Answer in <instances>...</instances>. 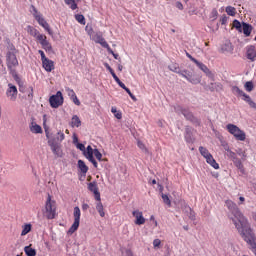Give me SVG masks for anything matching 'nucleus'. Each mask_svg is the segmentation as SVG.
<instances>
[{
	"label": "nucleus",
	"mask_w": 256,
	"mask_h": 256,
	"mask_svg": "<svg viewBox=\"0 0 256 256\" xmlns=\"http://www.w3.org/2000/svg\"><path fill=\"white\" fill-rule=\"evenodd\" d=\"M210 91H223V84L219 82L209 84Z\"/></svg>",
	"instance_id": "5701e85b"
},
{
	"label": "nucleus",
	"mask_w": 256,
	"mask_h": 256,
	"mask_svg": "<svg viewBox=\"0 0 256 256\" xmlns=\"http://www.w3.org/2000/svg\"><path fill=\"white\" fill-rule=\"evenodd\" d=\"M72 127H81V119H79V116L74 115L72 117Z\"/></svg>",
	"instance_id": "72a5a7b5"
},
{
	"label": "nucleus",
	"mask_w": 256,
	"mask_h": 256,
	"mask_svg": "<svg viewBox=\"0 0 256 256\" xmlns=\"http://www.w3.org/2000/svg\"><path fill=\"white\" fill-rule=\"evenodd\" d=\"M73 217L74 222L68 230V233L71 235H73V233L79 229V223L81 221V209H79V206L74 207Z\"/></svg>",
	"instance_id": "0eeeda50"
},
{
	"label": "nucleus",
	"mask_w": 256,
	"mask_h": 256,
	"mask_svg": "<svg viewBox=\"0 0 256 256\" xmlns=\"http://www.w3.org/2000/svg\"><path fill=\"white\" fill-rule=\"evenodd\" d=\"M24 252L27 256L37 255V250H35V248H33L31 244L24 247Z\"/></svg>",
	"instance_id": "b1692460"
},
{
	"label": "nucleus",
	"mask_w": 256,
	"mask_h": 256,
	"mask_svg": "<svg viewBox=\"0 0 256 256\" xmlns=\"http://www.w3.org/2000/svg\"><path fill=\"white\" fill-rule=\"evenodd\" d=\"M42 65L45 71H47L48 73H51L55 69L53 61L49 60V58H47L46 60H43Z\"/></svg>",
	"instance_id": "a211bd4d"
},
{
	"label": "nucleus",
	"mask_w": 256,
	"mask_h": 256,
	"mask_svg": "<svg viewBox=\"0 0 256 256\" xmlns=\"http://www.w3.org/2000/svg\"><path fill=\"white\" fill-rule=\"evenodd\" d=\"M45 209L47 219H55V215H57V204L55 200H51V195H48Z\"/></svg>",
	"instance_id": "39448f33"
},
{
	"label": "nucleus",
	"mask_w": 256,
	"mask_h": 256,
	"mask_svg": "<svg viewBox=\"0 0 256 256\" xmlns=\"http://www.w3.org/2000/svg\"><path fill=\"white\" fill-rule=\"evenodd\" d=\"M88 189L94 193L96 201H101V193H99V187H97V182H90L88 184Z\"/></svg>",
	"instance_id": "f8f14e48"
},
{
	"label": "nucleus",
	"mask_w": 256,
	"mask_h": 256,
	"mask_svg": "<svg viewBox=\"0 0 256 256\" xmlns=\"http://www.w3.org/2000/svg\"><path fill=\"white\" fill-rule=\"evenodd\" d=\"M243 97V101H246V103H249L251 101V97L247 95L245 92L240 96Z\"/></svg>",
	"instance_id": "6e6d98bb"
},
{
	"label": "nucleus",
	"mask_w": 256,
	"mask_h": 256,
	"mask_svg": "<svg viewBox=\"0 0 256 256\" xmlns=\"http://www.w3.org/2000/svg\"><path fill=\"white\" fill-rule=\"evenodd\" d=\"M37 41H39L40 45L44 44L47 41V36L43 35V34H39L36 37Z\"/></svg>",
	"instance_id": "37998d69"
},
{
	"label": "nucleus",
	"mask_w": 256,
	"mask_h": 256,
	"mask_svg": "<svg viewBox=\"0 0 256 256\" xmlns=\"http://www.w3.org/2000/svg\"><path fill=\"white\" fill-rule=\"evenodd\" d=\"M76 147H77V149H79L80 151H83V153H84V151H85V145L84 144L78 143L76 145Z\"/></svg>",
	"instance_id": "e2e57ef3"
},
{
	"label": "nucleus",
	"mask_w": 256,
	"mask_h": 256,
	"mask_svg": "<svg viewBox=\"0 0 256 256\" xmlns=\"http://www.w3.org/2000/svg\"><path fill=\"white\" fill-rule=\"evenodd\" d=\"M96 43H99L102 47H104V49H108L110 47L107 41H105V38L99 34L96 35Z\"/></svg>",
	"instance_id": "412c9836"
},
{
	"label": "nucleus",
	"mask_w": 256,
	"mask_h": 256,
	"mask_svg": "<svg viewBox=\"0 0 256 256\" xmlns=\"http://www.w3.org/2000/svg\"><path fill=\"white\" fill-rule=\"evenodd\" d=\"M68 95L70 97V99H73L74 97H76L77 95L75 94V91L68 89Z\"/></svg>",
	"instance_id": "680f3d73"
},
{
	"label": "nucleus",
	"mask_w": 256,
	"mask_h": 256,
	"mask_svg": "<svg viewBox=\"0 0 256 256\" xmlns=\"http://www.w3.org/2000/svg\"><path fill=\"white\" fill-rule=\"evenodd\" d=\"M170 71H173V73H178V75H181V70L179 69V66L173 64L169 66Z\"/></svg>",
	"instance_id": "de8ad7c7"
},
{
	"label": "nucleus",
	"mask_w": 256,
	"mask_h": 256,
	"mask_svg": "<svg viewBox=\"0 0 256 256\" xmlns=\"http://www.w3.org/2000/svg\"><path fill=\"white\" fill-rule=\"evenodd\" d=\"M248 105H249L250 107H252V109H256V103H255L253 100H250V101L248 102Z\"/></svg>",
	"instance_id": "774afa93"
},
{
	"label": "nucleus",
	"mask_w": 256,
	"mask_h": 256,
	"mask_svg": "<svg viewBox=\"0 0 256 256\" xmlns=\"http://www.w3.org/2000/svg\"><path fill=\"white\" fill-rule=\"evenodd\" d=\"M27 31H28V33H29L32 37H35V39H36V37L40 34V33L38 32V30L35 29L33 26H28V27H27Z\"/></svg>",
	"instance_id": "473e14b6"
},
{
	"label": "nucleus",
	"mask_w": 256,
	"mask_h": 256,
	"mask_svg": "<svg viewBox=\"0 0 256 256\" xmlns=\"http://www.w3.org/2000/svg\"><path fill=\"white\" fill-rule=\"evenodd\" d=\"M206 162L211 165V167H213L214 169H219V164L217 163V161H215V158H213V155L210 156Z\"/></svg>",
	"instance_id": "c756f323"
},
{
	"label": "nucleus",
	"mask_w": 256,
	"mask_h": 256,
	"mask_svg": "<svg viewBox=\"0 0 256 256\" xmlns=\"http://www.w3.org/2000/svg\"><path fill=\"white\" fill-rule=\"evenodd\" d=\"M117 83H118L119 87H121V89H124V91H126L127 86H125V84L123 82H121V80L118 81Z\"/></svg>",
	"instance_id": "338daca9"
},
{
	"label": "nucleus",
	"mask_w": 256,
	"mask_h": 256,
	"mask_svg": "<svg viewBox=\"0 0 256 256\" xmlns=\"http://www.w3.org/2000/svg\"><path fill=\"white\" fill-rule=\"evenodd\" d=\"M17 86L13 85L12 83L8 84V89L6 90V96L9 97L10 101L17 100Z\"/></svg>",
	"instance_id": "9b49d317"
},
{
	"label": "nucleus",
	"mask_w": 256,
	"mask_h": 256,
	"mask_svg": "<svg viewBox=\"0 0 256 256\" xmlns=\"http://www.w3.org/2000/svg\"><path fill=\"white\" fill-rule=\"evenodd\" d=\"M227 157H229V159L234 161V159H237V154H235V152L230 150V151L227 152Z\"/></svg>",
	"instance_id": "864d4df0"
},
{
	"label": "nucleus",
	"mask_w": 256,
	"mask_h": 256,
	"mask_svg": "<svg viewBox=\"0 0 256 256\" xmlns=\"http://www.w3.org/2000/svg\"><path fill=\"white\" fill-rule=\"evenodd\" d=\"M16 83H18V85H19L20 93H25L26 92V88L23 86V82H21V78H19V81H16Z\"/></svg>",
	"instance_id": "603ef678"
},
{
	"label": "nucleus",
	"mask_w": 256,
	"mask_h": 256,
	"mask_svg": "<svg viewBox=\"0 0 256 256\" xmlns=\"http://www.w3.org/2000/svg\"><path fill=\"white\" fill-rule=\"evenodd\" d=\"M71 100H72L73 103L76 104L77 106L81 105V101H79V98H77V96H74L73 98H71Z\"/></svg>",
	"instance_id": "052dcab7"
},
{
	"label": "nucleus",
	"mask_w": 256,
	"mask_h": 256,
	"mask_svg": "<svg viewBox=\"0 0 256 256\" xmlns=\"http://www.w3.org/2000/svg\"><path fill=\"white\" fill-rule=\"evenodd\" d=\"M226 207L230 211L232 216H229L235 228L237 229L239 235L241 233H245L248 229H251V224H249V220L241 213L237 204L231 200H226Z\"/></svg>",
	"instance_id": "f257e3e1"
},
{
	"label": "nucleus",
	"mask_w": 256,
	"mask_h": 256,
	"mask_svg": "<svg viewBox=\"0 0 256 256\" xmlns=\"http://www.w3.org/2000/svg\"><path fill=\"white\" fill-rule=\"evenodd\" d=\"M232 161H233L235 167H237V169H239L240 171H243V163L241 162V159L236 158Z\"/></svg>",
	"instance_id": "e433bc0d"
},
{
	"label": "nucleus",
	"mask_w": 256,
	"mask_h": 256,
	"mask_svg": "<svg viewBox=\"0 0 256 256\" xmlns=\"http://www.w3.org/2000/svg\"><path fill=\"white\" fill-rule=\"evenodd\" d=\"M233 27H235V29L239 32V33H243V24H241V22L237 19H235L233 21Z\"/></svg>",
	"instance_id": "7c9ffc66"
},
{
	"label": "nucleus",
	"mask_w": 256,
	"mask_h": 256,
	"mask_svg": "<svg viewBox=\"0 0 256 256\" xmlns=\"http://www.w3.org/2000/svg\"><path fill=\"white\" fill-rule=\"evenodd\" d=\"M244 89H246V91H248V93H251V91H253V89H255V86L253 85L252 81H248L244 84Z\"/></svg>",
	"instance_id": "c9c22d12"
},
{
	"label": "nucleus",
	"mask_w": 256,
	"mask_h": 256,
	"mask_svg": "<svg viewBox=\"0 0 256 256\" xmlns=\"http://www.w3.org/2000/svg\"><path fill=\"white\" fill-rule=\"evenodd\" d=\"M138 147H139V149L144 151V153H149V150L147 149V147H145V144L143 142L138 141Z\"/></svg>",
	"instance_id": "3c124183"
},
{
	"label": "nucleus",
	"mask_w": 256,
	"mask_h": 256,
	"mask_svg": "<svg viewBox=\"0 0 256 256\" xmlns=\"http://www.w3.org/2000/svg\"><path fill=\"white\" fill-rule=\"evenodd\" d=\"M42 27H43V29H45V31H47L49 33V35H53V31L49 27V23H47V22L44 23Z\"/></svg>",
	"instance_id": "5fc2aeb1"
},
{
	"label": "nucleus",
	"mask_w": 256,
	"mask_h": 256,
	"mask_svg": "<svg viewBox=\"0 0 256 256\" xmlns=\"http://www.w3.org/2000/svg\"><path fill=\"white\" fill-rule=\"evenodd\" d=\"M184 213L187 215V217H189V219H191V221H195V211H193L191 207L185 206Z\"/></svg>",
	"instance_id": "4be33fe9"
},
{
	"label": "nucleus",
	"mask_w": 256,
	"mask_h": 256,
	"mask_svg": "<svg viewBox=\"0 0 256 256\" xmlns=\"http://www.w3.org/2000/svg\"><path fill=\"white\" fill-rule=\"evenodd\" d=\"M6 63L8 70L10 71V75H12L14 81H19V75L17 74V70L15 67L19 66V60H17V56L15 52H8L6 54Z\"/></svg>",
	"instance_id": "f03ea898"
},
{
	"label": "nucleus",
	"mask_w": 256,
	"mask_h": 256,
	"mask_svg": "<svg viewBox=\"0 0 256 256\" xmlns=\"http://www.w3.org/2000/svg\"><path fill=\"white\" fill-rule=\"evenodd\" d=\"M185 141L186 143H193V141H195V138L193 137V128L190 126H186L185 128Z\"/></svg>",
	"instance_id": "2eb2a0df"
},
{
	"label": "nucleus",
	"mask_w": 256,
	"mask_h": 256,
	"mask_svg": "<svg viewBox=\"0 0 256 256\" xmlns=\"http://www.w3.org/2000/svg\"><path fill=\"white\" fill-rule=\"evenodd\" d=\"M48 145H49L52 153L56 157H62L63 152L61 151V144H59L58 142H55V140H48Z\"/></svg>",
	"instance_id": "9d476101"
},
{
	"label": "nucleus",
	"mask_w": 256,
	"mask_h": 256,
	"mask_svg": "<svg viewBox=\"0 0 256 256\" xmlns=\"http://www.w3.org/2000/svg\"><path fill=\"white\" fill-rule=\"evenodd\" d=\"M107 51L108 53H110V55H113L114 59H117L118 61L121 62V58L119 57V54H115V52H113V49H111V47H109Z\"/></svg>",
	"instance_id": "8fccbe9b"
},
{
	"label": "nucleus",
	"mask_w": 256,
	"mask_h": 256,
	"mask_svg": "<svg viewBox=\"0 0 256 256\" xmlns=\"http://www.w3.org/2000/svg\"><path fill=\"white\" fill-rule=\"evenodd\" d=\"M227 131L237 139V141H245L246 135L245 132L240 130L239 127L235 124H228L226 126Z\"/></svg>",
	"instance_id": "423d86ee"
},
{
	"label": "nucleus",
	"mask_w": 256,
	"mask_h": 256,
	"mask_svg": "<svg viewBox=\"0 0 256 256\" xmlns=\"http://www.w3.org/2000/svg\"><path fill=\"white\" fill-rule=\"evenodd\" d=\"M66 5H70V8L72 11H75L77 9V3H75V0H64Z\"/></svg>",
	"instance_id": "ea45409f"
},
{
	"label": "nucleus",
	"mask_w": 256,
	"mask_h": 256,
	"mask_svg": "<svg viewBox=\"0 0 256 256\" xmlns=\"http://www.w3.org/2000/svg\"><path fill=\"white\" fill-rule=\"evenodd\" d=\"M186 57H188V59H190V61H192L193 63H196L198 60L193 58V56H191V54L186 52Z\"/></svg>",
	"instance_id": "69168bd1"
},
{
	"label": "nucleus",
	"mask_w": 256,
	"mask_h": 256,
	"mask_svg": "<svg viewBox=\"0 0 256 256\" xmlns=\"http://www.w3.org/2000/svg\"><path fill=\"white\" fill-rule=\"evenodd\" d=\"M232 93L236 94V95H240V97L243 95V90L239 89V87L237 86H233L232 87Z\"/></svg>",
	"instance_id": "09e8293b"
},
{
	"label": "nucleus",
	"mask_w": 256,
	"mask_h": 256,
	"mask_svg": "<svg viewBox=\"0 0 256 256\" xmlns=\"http://www.w3.org/2000/svg\"><path fill=\"white\" fill-rule=\"evenodd\" d=\"M104 66L106 67V69L109 71V73H114L115 71L113 70V68H111V66L109 65V63H104Z\"/></svg>",
	"instance_id": "0e129e2a"
},
{
	"label": "nucleus",
	"mask_w": 256,
	"mask_h": 256,
	"mask_svg": "<svg viewBox=\"0 0 256 256\" xmlns=\"http://www.w3.org/2000/svg\"><path fill=\"white\" fill-rule=\"evenodd\" d=\"M30 131L31 133H36V134L43 133V129L39 126V124L32 125L30 127Z\"/></svg>",
	"instance_id": "2f4dec72"
},
{
	"label": "nucleus",
	"mask_w": 256,
	"mask_h": 256,
	"mask_svg": "<svg viewBox=\"0 0 256 256\" xmlns=\"http://www.w3.org/2000/svg\"><path fill=\"white\" fill-rule=\"evenodd\" d=\"M32 226L31 224H25L22 226L21 237H25L28 233H31Z\"/></svg>",
	"instance_id": "cd10ccee"
},
{
	"label": "nucleus",
	"mask_w": 256,
	"mask_h": 256,
	"mask_svg": "<svg viewBox=\"0 0 256 256\" xmlns=\"http://www.w3.org/2000/svg\"><path fill=\"white\" fill-rule=\"evenodd\" d=\"M75 19L78 21V23H81V25H85V16L82 14H76Z\"/></svg>",
	"instance_id": "a19ab883"
},
{
	"label": "nucleus",
	"mask_w": 256,
	"mask_h": 256,
	"mask_svg": "<svg viewBox=\"0 0 256 256\" xmlns=\"http://www.w3.org/2000/svg\"><path fill=\"white\" fill-rule=\"evenodd\" d=\"M199 152L204 158H206V160L212 156L211 153H209V150L202 146L199 147Z\"/></svg>",
	"instance_id": "c85d7f7f"
},
{
	"label": "nucleus",
	"mask_w": 256,
	"mask_h": 256,
	"mask_svg": "<svg viewBox=\"0 0 256 256\" xmlns=\"http://www.w3.org/2000/svg\"><path fill=\"white\" fill-rule=\"evenodd\" d=\"M251 31H253V26H251L249 23L242 22V32L246 37L251 35Z\"/></svg>",
	"instance_id": "aec40b11"
},
{
	"label": "nucleus",
	"mask_w": 256,
	"mask_h": 256,
	"mask_svg": "<svg viewBox=\"0 0 256 256\" xmlns=\"http://www.w3.org/2000/svg\"><path fill=\"white\" fill-rule=\"evenodd\" d=\"M162 200L165 205H168V207H171V199H169V196L167 194H162Z\"/></svg>",
	"instance_id": "a18cd8bd"
},
{
	"label": "nucleus",
	"mask_w": 256,
	"mask_h": 256,
	"mask_svg": "<svg viewBox=\"0 0 256 256\" xmlns=\"http://www.w3.org/2000/svg\"><path fill=\"white\" fill-rule=\"evenodd\" d=\"M126 93H128L129 97H131L132 101H137V97H135V95H133V93H131V90L129 88H127Z\"/></svg>",
	"instance_id": "4d7b16f0"
},
{
	"label": "nucleus",
	"mask_w": 256,
	"mask_h": 256,
	"mask_svg": "<svg viewBox=\"0 0 256 256\" xmlns=\"http://www.w3.org/2000/svg\"><path fill=\"white\" fill-rule=\"evenodd\" d=\"M222 51H227V53H231L233 51V45L231 43H226L222 47Z\"/></svg>",
	"instance_id": "79ce46f5"
},
{
	"label": "nucleus",
	"mask_w": 256,
	"mask_h": 256,
	"mask_svg": "<svg viewBox=\"0 0 256 256\" xmlns=\"http://www.w3.org/2000/svg\"><path fill=\"white\" fill-rule=\"evenodd\" d=\"M237 155L242 157V161H245L247 159V153L243 151V149L236 150Z\"/></svg>",
	"instance_id": "49530a36"
},
{
	"label": "nucleus",
	"mask_w": 256,
	"mask_h": 256,
	"mask_svg": "<svg viewBox=\"0 0 256 256\" xmlns=\"http://www.w3.org/2000/svg\"><path fill=\"white\" fill-rule=\"evenodd\" d=\"M83 155L84 157H86V159H88V161H90V163H92L95 169H97L98 167L97 160H95V158L93 157V155H95V151L84 150Z\"/></svg>",
	"instance_id": "4468645a"
},
{
	"label": "nucleus",
	"mask_w": 256,
	"mask_h": 256,
	"mask_svg": "<svg viewBox=\"0 0 256 256\" xmlns=\"http://www.w3.org/2000/svg\"><path fill=\"white\" fill-rule=\"evenodd\" d=\"M42 48L45 49V51H53V47L51 46V43L49 41H45L43 44H41Z\"/></svg>",
	"instance_id": "58836bf2"
},
{
	"label": "nucleus",
	"mask_w": 256,
	"mask_h": 256,
	"mask_svg": "<svg viewBox=\"0 0 256 256\" xmlns=\"http://www.w3.org/2000/svg\"><path fill=\"white\" fill-rule=\"evenodd\" d=\"M195 65H197V67L200 68V70L203 71V73H205V75H207V77H213V73L211 72V70H209L207 65L203 64V62H199V60H198L195 63Z\"/></svg>",
	"instance_id": "f3484780"
},
{
	"label": "nucleus",
	"mask_w": 256,
	"mask_h": 256,
	"mask_svg": "<svg viewBox=\"0 0 256 256\" xmlns=\"http://www.w3.org/2000/svg\"><path fill=\"white\" fill-rule=\"evenodd\" d=\"M226 13L227 15H230V17H235V15L237 14V10L233 6H227Z\"/></svg>",
	"instance_id": "f704fd0d"
},
{
	"label": "nucleus",
	"mask_w": 256,
	"mask_h": 256,
	"mask_svg": "<svg viewBox=\"0 0 256 256\" xmlns=\"http://www.w3.org/2000/svg\"><path fill=\"white\" fill-rule=\"evenodd\" d=\"M78 169H80L81 173L84 175L89 171V167H87V164L83 160H78Z\"/></svg>",
	"instance_id": "393cba45"
},
{
	"label": "nucleus",
	"mask_w": 256,
	"mask_h": 256,
	"mask_svg": "<svg viewBox=\"0 0 256 256\" xmlns=\"http://www.w3.org/2000/svg\"><path fill=\"white\" fill-rule=\"evenodd\" d=\"M133 217H135V225H145V217H143V212L139 210H134L132 212Z\"/></svg>",
	"instance_id": "ddd939ff"
},
{
	"label": "nucleus",
	"mask_w": 256,
	"mask_h": 256,
	"mask_svg": "<svg viewBox=\"0 0 256 256\" xmlns=\"http://www.w3.org/2000/svg\"><path fill=\"white\" fill-rule=\"evenodd\" d=\"M240 236L244 241H246L248 245H250L252 253H254V255L256 256V242L255 233L253 232V229L249 228L248 230L242 232Z\"/></svg>",
	"instance_id": "7ed1b4c3"
},
{
	"label": "nucleus",
	"mask_w": 256,
	"mask_h": 256,
	"mask_svg": "<svg viewBox=\"0 0 256 256\" xmlns=\"http://www.w3.org/2000/svg\"><path fill=\"white\" fill-rule=\"evenodd\" d=\"M180 75L184 77V79L188 80L192 85H199L201 83V78L197 77L192 71L187 69H183L180 72Z\"/></svg>",
	"instance_id": "6e6552de"
},
{
	"label": "nucleus",
	"mask_w": 256,
	"mask_h": 256,
	"mask_svg": "<svg viewBox=\"0 0 256 256\" xmlns=\"http://www.w3.org/2000/svg\"><path fill=\"white\" fill-rule=\"evenodd\" d=\"M153 246H154V249H157V247H160L161 246V240L160 239H155L153 241Z\"/></svg>",
	"instance_id": "13d9d810"
},
{
	"label": "nucleus",
	"mask_w": 256,
	"mask_h": 256,
	"mask_svg": "<svg viewBox=\"0 0 256 256\" xmlns=\"http://www.w3.org/2000/svg\"><path fill=\"white\" fill-rule=\"evenodd\" d=\"M49 103L52 109H57L63 105V93L58 91L55 95L50 96Z\"/></svg>",
	"instance_id": "1a4fd4ad"
},
{
	"label": "nucleus",
	"mask_w": 256,
	"mask_h": 256,
	"mask_svg": "<svg viewBox=\"0 0 256 256\" xmlns=\"http://www.w3.org/2000/svg\"><path fill=\"white\" fill-rule=\"evenodd\" d=\"M35 19L39 23V25H41V27H43L44 23H47V21L44 18H42V16L39 14L35 15Z\"/></svg>",
	"instance_id": "c03bdc74"
},
{
	"label": "nucleus",
	"mask_w": 256,
	"mask_h": 256,
	"mask_svg": "<svg viewBox=\"0 0 256 256\" xmlns=\"http://www.w3.org/2000/svg\"><path fill=\"white\" fill-rule=\"evenodd\" d=\"M174 111L178 113V115H183L187 121L194 123V125H199V119L193 115V112L190 111L188 108H184L181 106H176Z\"/></svg>",
	"instance_id": "20e7f679"
},
{
	"label": "nucleus",
	"mask_w": 256,
	"mask_h": 256,
	"mask_svg": "<svg viewBox=\"0 0 256 256\" xmlns=\"http://www.w3.org/2000/svg\"><path fill=\"white\" fill-rule=\"evenodd\" d=\"M98 202L96 203V211H98L100 217H105V211L103 208V203H101V200H97Z\"/></svg>",
	"instance_id": "a878e982"
},
{
	"label": "nucleus",
	"mask_w": 256,
	"mask_h": 256,
	"mask_svg": "<svg viewBox=\"0 0 256 256\" xmlns=\"http://www.w3.org/2000/svg\"><path fill=\"white\" fill-rule=\"evenodd\" d=\"M94 157L100 162V163H105L107 159H103V154L99 151V149H94Z\"/></svg>",
	"instance_id": "bb28decb"
},
{
	"label": "nucleus",
	"mask_w": 256,
	"mask_h": 256,
	"mask_svg": "<svg viewBox=\"0 0 256 256\" xmlns=\"http://www.w3.org/2000/svg\"><path fill=\"white\" fill-rule=\"evenodd\" d=\"M65 139V134L62 131L57 132L53 137L49 138V141H54V143H61Z\"/></svg>",
	"instance_id": "6ab92c4d"
},
{
	"label": "nucleus",
	"mask_w": 256,
	"mask_h": 256,
	"mask_svg": "<svg viewBox=\"0 0 256 256\" xmlns=\"http://www.w3.org/2000/svg\"><path fill=\"white\" fill-rule=\"evenodd\" d=\"M39 55L41 56V61H45L48 58L45 56V52H43V50H39L38 51Z\"/></svg>",
	"instance_id": "bf43d9fd"
},
{
	"label": "nucleus",
	"mask_w": 256,
	"mask_h": 256,
	"mask_svg": "<svg viewBox=\"0 0 256 256\" xmlns=\"http://www.w3.org/2000/svg\"><path fill=\"white\" fill-rule=\"evenodd\" d=\"M111 113L114 114L116 119H122V117H123V114L120 111H117V107H112L111 108Z\"/></svg>",
	"instance_id": "4c0bfd02"
},
{
	"label": "nucleus",
	"mask_w": 256,
	"mask_h": 256,
	"mask_svg": "<svg viewBox=\"0 0 256 256\" xmlns=\"http://www.w3.org/2000/svg\"><path fill=\"white\" fill-rule=\"evenodd\" d=\"M246 57L247 59H249L250 61H255V57H256V50H255V46L250 45L246 48Z\"/></svg>",
	"instance_id": "dca6fc26"
}]
</instances>
